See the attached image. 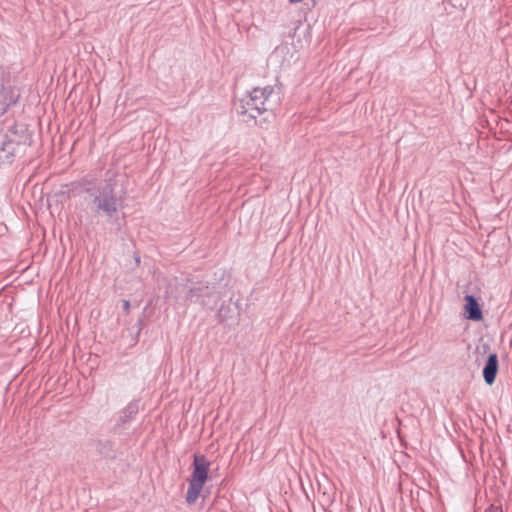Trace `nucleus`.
<instances>
[{"label":"nucleus","instance_id":"obj_12","mask_svg":"<svg viewBox=\"0 0 512 512\" xmlns=\"http://www.w3.org/2000/svg\"><path fill=\"white\" fill-rule=\"evenodd\" d=\"M135 262H136V264H137V265H139V264H140V257H139V256H136V257H135Z\"/></svg>","mask_w":512,"mask_h":512},{"label":"nucleus","instance_id":"obj_3","mask_svg":"<svg viewBox=\"0 0 512 512\" xmlns=\"http://www.w3.org/2000/svg\"><path fill=\"white\" fill-rule=\"evenodd\" d=\"M210 463L204 455H195L193 460V471L189 480V486L186 494V501L189 504L196 502L202 488L208 478Z\"/></svg>","mask_w":512,"mask_h":512},{"label":"nucleus","instance_id":"obj_11","mask_svg":"<svg viewBox=\"0 0 512 512\" xmlns=\"http://www.w3.org/2000/svg\"><path fill=\"white\" fill-rule=\"evenodd\" d=\"M303 0H289L290 3L294 4V3H300L302 2Z\"/></svg>","mask_w":512,"mask_h":512},{"label":"nucleus","instance_id":"obj_10","mask_svg":"<svg viewBox=\"0 0 512 512\" xmlns=\"http://www.w3.org/2000/svg\"><path fill=\"white\" fill-rule=\"evenodd\" d=\"M489 512H502V508L500 506L491 505Z\"/></svg>","mask_w":512,"mask_h":512},{"label":"nucleus","instance_id":"obj_2","mask_svg":"<svg viewBox=\"0 0 512 512\" xmlns=\"http://www.w3.org/2000/svg\"><path fill=\"white\" fill-rule=\"evenodd\" d=\"M272 92L271 86L255 87L248 96L241 99L237 106V112L256 119L257 116L270 109L269 98Z\"/></svg>","mask_w":512,"mask_h":512},{"label":"nucleus","instance_id":"obj_9","mask_svg":"<svg viewBox=\"0 0 512 512\" xmlns=\"http://www.w3.org/2000/svg\"><path fill=\"white\" fill-rule=\"evenodd\" d=\"M123 309L126 313H129L130 311V302L128 300L122 301Z\"/></svg>","mask_w":512,"mask_h":512},{"label":"nucleus","instance_id":"obj_6","mask_svg":"<svg viewBox=\"0 0 512 512\" xmlns=\"http://www.w3.org/2000/svg\"><path fill=\"white\" fill-rule=\"evenodd\" d=\"M465 312L467 313V319L479 321L482 319V311L476 300L472 295L465 296Z\"/></svg>","mask_w":512,"mask_h":512},{"label":"nucleus","instance_id":"obj_4","mask_svg":"<svg viewBox=\"0 0 512 512\" xmlns=\"http://www.w3.org/2000/svg\"><path fill=\"white\" fill-rule=\"evenodd\" d=\"M19 145L15 137H10L7 130L0 127V166L10 164Z\"/></svg>","mask_w":512,"mask_h":512},{"label":"nucleus","instance_id":"obj_5","mask_svg":"<svg viewBox=\"0 0 512 512\" xmlns=\"http://www.w3.org/2000/svg\"><path fill=\"white\" fill-rule=\"evenodd\" d=\"M498 371V357L496 353L488 356L487 362L483 368V377L488 385L495 382L496 374Z\"/></svg>","mask_w":512,"mask_h":512},{"label":"nucleus","instance_id":"obj_8","mask_svg":"<svg viewBox=\"0 0 512 512\" xmlns=\"http://www.w3.org/2000/svg\"><path fill=\"white\" fill-rule=\"evenodd\" d=\"M210 289L208 286H199V287H194V288H191L189 290V293H188V299L190 301H196L198 300L199 298L201 297H205V296H209L210 295Z\"/></svg>","mask_w":512,"mask_h":512},{"label":"nucleus","instance_id":"obj_1","mask_svg":"<svg viewBox=\"0 0 512 512\" xmlns=\"http://www.w3.org/2000/svg\"><path fill=\"white\" fill-rule=\"evenodd\" d=\"M68 197H76L82 193L88 195L87 204L95 216L104 218L107 222L118 219L123 209V198L118 197L115 185L111 181H98L83 177L79 181L66 185Z\"/></svg>","mask_w":512,"mask_h":512},{"label":"nucleus","instance_id":"obj_7","mask_svg":"<svg viewBox=\"0 0 512 512\" xmlns=\"http://www.w3.org/2000/svg\"><path fill=\"white\" fill-rule=\"evenodd\" d=\"M1 104L3 105V111H6L8 107L14 105L19 99V93L17 89L13 87H2L0 92Z\"/></svg>","mask_w":512,"mask_h":512}]
</instances>
